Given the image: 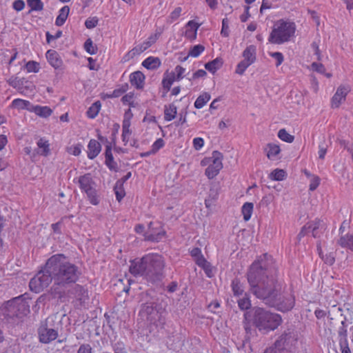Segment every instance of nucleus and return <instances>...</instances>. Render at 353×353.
Returning a JSON list of instances; mask_svg holds the SVG:
<instances>
[{
  "instance_id": "nucleus-1",
  "label": "nucleus",
  "mask_w": 353,
  "mask_h": 353,
  "mask_svg": "<svg viewBox=\"0 0 353 353\" xmlns=\"http://www.w3.org/2000/svg\"><path fill=\"white\" fill-rule=\"evenodd\" d=\"M278 267L272 256L267 253L254 261L247 274L251 292L266 305L286 312L295 303L294 296L285 292L278 281Z\"/></svg>"
},
{
  "instance_id": "nucleus-2",
  "label": "nucleus",
  "mask_w": 353,
  "mask_h": 353,
  "mask_svg": "<svg viewBox=\"0 0 353 353\" xmlns=\"http://www.w3.org/2000/svg\"><path fill=\"white\" fill-rule=\"evenodd\" d=\"M48 268L54 276V283L49 291L53 299L65 298L67 289L75 283L81 275L80 268L70 262L64 254H57L48 259Z\"/></svg>"
},
{
  "instance_id": "nucleus-3",
  "label": "nucleus",
  "mask_w": 353,
  "mask_h": 353,
  "mask_svg": "<svg viewBox=\"0 0 353 353\" xmlns=\"http://www.w3.org/2000/svg\"><path fill=\"white\" fill-rule=\"evenodd\" d=\"M165 262L161 255L150 253L141 259L131 260L129 271L136 277H143L148 283L158 284L165 277Z\"/></svg>"
},
{
  "instance_id": "nucleus-4",
  "label": "nucleus",
  "mask_w": 353,
  "mask_h": 353,
  "mask_svg": "<svg viewBox=\"0 0 353 353\" xmlns=\"http://www.w3.org/2000/svg\"><path fill=\"white\" fill-rule=\"evenodd\" d=\"M249 313L253 326L264 334L276 330L282 322L280 314L263 307H254Z\"/></svg>"
},
{
  "instance_id": "nucleus-5",
  "label": "nucleus",
  "mask_w": 353,
  "mask_h": 353,
  "mask_svg": "<svg viewBox=\"0 0 353 353\" xmlns=\"http://www.w3.org/2000/svg\"><path fill=\"white\" fill-rule=\"evenodd\" d=\"M29 299L28 294L25 293L6 301L1 307L3 315L7 320L28 315L30 313Z\"/></svg>"
},
{
  "instance_id": "nucleus-6",
  "label": "nucleus",
  "mask_w": 353,
  "mask_h": 353,
  "mask_svg": "<svg viewBox=\"0 0 353 353\" xmlns=\"http://www.w3.org/2000/svg\"><path fill=\"white\" fill-rule=\"evenodd\" d=\"M295 31L296 25L294 22L280 19L274 24L268 41L274 44L288 42L294 35Z\"/></svg>"
},
{
  "instance_id": "nucleus-7",
  "label": "nucleus",
  "mask_w": 353,
  "mask_h": 353,
  "mask_svg": "<svg viewBox=\"0 0 353 353\" xmlns=\"http://www.w3.org/2000/svg\"><path fill=\"white\" fill-rule=\"evenodd\" d=\"M165 310L156 302H148L142 304L140 314L147 319L150 323L157 326L164 324L165 319L163 316Z\"/></svg>"
},
{
  "instance_id": "nucleus-8",
  "label": "nucleus",
  "mask_w": 353,
  "mask_h": 353,
  "mask_svg": "<svg viewBox=\"0 0 353 353\" xmlns=\"http://www.w3.org/2000/svg\"><path fill=\"white\" fill-rule=\"evenodd\" d=\"M77 183L81 192H84L92 205H97L100 203L99 196L96 189L97 184L90 173H86L78 178Z\"/></svg>"
},
{
  "instance_id": "nucleus-9",
  "label": "nucleus",
  "mask_w": 353,
  "mask_h": 353,
  "mask_svg": "<svg viewBox=\"0 0 353 353\" xmlns=\"http://www.w3.org/2000/svg\"><path fill=\"white\" fill-rule=\"evenodd\" d=\"M49 270L47 260L44 266L31 279L29 283V287L32 291L39 293L47 288L52 281H54V276Z\"/></svg>"
},
{
  "instance_id": "nucleus-10",
  "label": "nucleus",
  "mask_w": 353,
  "mask_h": 353,
  "mask_svg": "<svg viewBox=\"0 0 353 353\" xmlns=\"http://www.w3.org/2000/svg\"><path fill=\"white\" fill-rule=\"evenodd\" d=\"M297 340L298 337L296 332L293 330L287 329L278 337L274 343L285 353L290 352L294 348Z\"/></svg>"
},
{
  "instance_id": "nucleus-11",
  "label": "nucleus",
  "mask_w": 353,
  "mask_h": 353,
  "mask_svg": "<svg viewBox=\"0 0 353 353\" xmlns=\"http://www.w3.org/2000/svg\"><path fill=\"white\" fill-rule=\"evenodd\" d=\"M39 340L41 343L48 344L58 337V330L48 326L47 321H42L37 330Z\"/></svg>"
},
{
  "instance_id": "nucleus-12",
  "label": "nucleus",
  "mask_w": 353,
  "mask_h": 353,
  "mask_svg": "<svg viewBox=\"0 0 353 353\" xmlns=\"http://www.w3.org/2000/svg\"><path fill=\"white\" fill-rule=\"evenodd\" d=\"M145 227L143 224H138L135 226L134 230L138 234L143 233L144 239L148 241L159 242L165 236V232L161 230L159 232L154 231L152 228V223L148 224L149 231L144 232Z\"/></svg>"
},
{
  "instance_id": "nucleus-13",
  "label": "nucleus",
  "mask_w": 353,
  "mask_h": 353,
  "mask_svg": "<svg viewBox=\"0 0 353 353\" xmlns=\"http://www.w3.org/2000/svg\"><path fill=\"white\" fill-rule=\"evenodd\" d=\"M68 293L71 298L75 299L79 301L81 304L85 303L88 300V291L86 288L81 285H75L72 288L67 289L66 294Z\"/></svg>"
},
{
  "instance_id": "nucleus-14",
  "label": "nucleus",
  "mask_w": 353,
  "mask_h": 353,
  "mask_svg": "<svg viewBox=\"0 0 353 353\" xmlns=\"http://www.w3.org/2000/svg\"><path fill=\"white\" fill-rule=\"evenodd\" d=\"M350 91L348 85H341L331 99V105L333 108H337L341 103L345 100L346 96Z\"/></svg>"
},
{
  "instance_id": "nucleus-15",
  "label": "nucleus",
  "mask_w": 353,
  "mask_h": 353,
  "mask_svg": "<svg viewBox=\"0 0 353 353\" xmlns=\"http://www.w3.org/2000/svg\"><path fill=\"white\" fill-rule=\"evenodd\" d=\"M184 339L185 336L182 333L174 331L168 337V347L170 350H176L183 345Z\"/></svg>"
},
{
  "instance_id": "nucleus-16",
  "label": "nucleus",
  "mask_w": 353,
  "mask_h": 353,
  "mask_svg": "<svg viewBox=\"0 0 353 353\" xmlns=\"http://www.w3.org/2000/svg\"><path fill=\"white\" fill-rule=\"evenodd\" d=\"M307 225H310V230L314 238H320L327 228L325 223L319 219L308 222Z\"/></svg>"
},
{
  "instance_id": "nucleus-17",
  "label": "nucleus",
  "mask_w": 353,
  "mask_h": 353,
  "mask_svg": "<svg viewBox=\"0 0 353 353\" xmlns=\"http://www.w3.org/2000/svg\"><path fill=\"white\" fill-rule=\"evenodd\" d=\"M46 59L50 65L54 69H61L63 65L59 54L54 50H48L46 52Z\"/></svg>"
},
{
  "instance_id": "nucleus-18",
  "label": "nucleus",
  "mask_w": 353,
  "mask_h": 353,
  "mask_svg": "<svg viewBox=\"0 0 353 353\" xmlns=\"http://www.w3.org/2000/svg\"><path fill=\"white\" fill-rule=\"evenodd\" d=\"M158 39L157 34L150 36L144 42L141 44L137 46L132 50L131 52L134 54H140L148 48H149L152 44H154Z\"/></svg>"
},
{
  "instance_id": "nucleus-19",
  "label": "nucleus",
  "mask_w": 353,
  "mask_h": 353,
  "mask_svg": "<svg viewBox=\"0 0 353 353\" xmlns=\"http://www.w3.org/2000/svg\"><path fill=\"white\" fill-rule=\"evenodd\" d=\"M145 79V75L141 71L134 72L130 76V83L138 90L143 88Z\"/></svg>"
},
{
  "instance_id": "nucleus-20",
  "label": "nucleus",
  "mask_w": 353,
  "mask_h": 353,
  "mask_svg": "<svg viewBox=\"0 0 353 353\" xmlns=\"http://www.w3.org/2000/svg\"><path fill=\"white\" fill-rule=\"evenodd\" d=\"M88 157L90 159H94L100 153L101 145L97 140L91 139L88 143Z\"/></svg>"
},
{
  "instance_id": "nucleus-21",
  "label": "nucleus",
  "mask_w": 353,
  "mask_h": 353,
  "mask_svg": "<svg viewBox=\"0 0 353 353\" xmlns=\"http://www.w3.org/2000/svg\"><path fill=\"white\" fill-rule=\"evenodd\" d=\"M105 163L108 168L110 170H117V163L114 161V157L112 153V146L110 143H108V144L105 145Z\"/></svg>"
},
{
  "instance_id": "nucleus-22",
  "label": "nucleus",
  "mask_w": 353,
  "mask_h": 353,
  "mask_svg": "<svg viewBox=\"0 0 353 353\" xmlns=\"http://www.w3.org/2000/svg\"><path fill=\"white\" fill-rule=\"evenodd\" d=\"M161 65V59L159 57H149L143 62L142 65L148 70H154L158 69Z\"/></svg>"
},
{
  "instance_id": "nucleus-23",
  "label": "nucleus",
  "mask_w": 353,
  "mask_h": 353,
  "mask_svg": "<svg viewBox=\"0 0 353 353\" xmlns=\"http://www.w3.org/2000/svg\"><path fill=\"white\" fill-rule=\"evenodd\" d=\"M223 64V59L216 57L211 61L205 64V68L210 72L214 74L219 69H220Z\"/></svg>"
},
{
  "instance_id": "nucleus-24",
  "label": "nucleus",
  "mask_w": 353,
  "mask_h": 353,
  "mask_svg": "<svg viewBox=\"0 0 353 353\" xmlns=\"http://www.w3.org/2000/svg\"><path fill=\"white\" fill-rule=\"evenodd\" d=\"M256 46L250 45L248 46L243 52L242 56L243 60L253 63L256 61Z\"/></svg>"
},
{
  "instance_id": "nucleus-25",
  "label": "nucleus",
  "mask_w": 353,
  "mask_h": 353,
  "mask_svg": "<svg viewBox=\"0 0 353 353\" xmlns=\"http://www.w3.org/2000/svg\"><path fill=\"white\" fill-rule=\"evenodd\" d=\"M32 112H34L37 115L47 118L50 117L52 113V110L48 106H41V105H32Z\"/></svg>"
},
{
  "instance_id": "nucleus-26",
  "label": "nucleus",
  "mask_w": 353,
  "mask_h": 353,
  "mask_svg": "<svg viewBox=\"0 0 353 353\" xmlns=\"http://www.w3.org/2000/svg\"><path fill=\"white\" fill-rule=\"evenodd\" d=\"M69 12V6H65L63 8H61L59 12V15L56 19L55 25L57 26H62L65 22L68 17Z\"/></svg>"
},
{
  "instance_id": "nucleus-27",
  "label": "nucleus",
  "mask_w": 353,
  "mask_h": 353,
  "mask_svg": "<svg viewBox=\"0 0 353 353\" xmlns=\"http://www.w3.org/2000/svg\"><path fill=\"white\" fill-rule=\"evenodd\" d=\"M177 114V108L176 106L173 104H169L168 105H165L164 108V119L167 121H170L173 120Z\"/></svg>"
},
{
  "instance_id": "nucleus-28",
  "label": "nucleus",
  "mask_w": 353,
  "mask_h": 353,
  "mask_svg": "<svg viewBox=\"0 0 353 353\" xmlns=\"http://www.w3.org/2000/svg\"><path fill=\"white\" fill-rule=\"evenodd\" d=\"M39 151L37 152L41 156L47 157L50 154V144L48 141L41 138L37 143Z\"/></svg>"
},
{
  "instance_id": "nucleus-29",
  "label": "nucleus",
  "mask_w": 353,
  "mask_h": 353,
  "mask_svg": "<svg viewBox=\"0 0 353 353\" xmlns=\"http://www.w3.org/2000/svg\"><path fill=\"white\" fill-rule=\"evenodd\" d=\"M231 288L233 294L235 296H241L244 293L243 284L238 278H235L232 281Z\"/></svg>"
},
{
  "instance_id": "nucleus-30",
  "label": "nucleus",
  "mask_w": 353,
  "mask_h": 353,
  "mask_svg": "<svg viewBox=\"0 0 353 353\" xmlns=\"http://www.w3.org/2000/svg\"><path fill=\"white\" fill-rule=\"evenodd\" d=\"M265 150L269 159H274V158L281 152L280 147L274 143L267 144Z\"/></svg>"
},
{
  "instance_id": "nucleus-31",
  "label": "nucleus",
  "mask_w": 353,
  "mask_h": 353,
  "mask_svg": "<svg viewBox=\"0 0 353 353\" xmlns=\"http://www.w3.org/2000/svg\"><path fill=\"white\" fill-rule=\"evenodd\" d=\"M346 326H347V324H346L345 320L341 322V326L339 328V330H338V334H339V345H341V344L344 345V344L348 343L347 338V330Z\"/></svg>"
},
{
  "instance_id": "nucleus-32",
  "label": "nucleus",
  "mask_w": 353,
  "mask_h": 353,
  "mask_svg": "<svg viewBox=\"0 0 353 353\" xmlns=\"http://www.w3.org/2000/svg\"><path fill=\"white\" fill-rule=\"evenodd\" d=\"M12 107L19 110H28L31 111L32 105L29 101L21 99H15L12 102Z\"/></svg>"
},
{
  "instance_id": "nucleus-33",
  "label": "nucleus",
  "mask_w": 353,
  "mask_h": 353,
  "mask_svg": "<svg viewBox=\"0 0 353 353\" xmlns=\"http://www.w3.org/2000/svg\"><path fill=\"white\" fill-rule=\"evenodd\" d=\"M338 243L343 248H347L353 251V233L341 236Z\"/></svg>"
},
{
  "instance_id": "nucleus-34",
  "label": "nucleus",
  "mask_w": 353,
  "mask_h": 353,
  "mask_svg": "<svg viewBox=\"0 0 353 353\" xmlns=\"http://www.w3.org/2000/svg\"><path fill=\"white\" fill-rule=\"evenodd\" d=\"M211 96L208 92H203L199 95L194 102V107L196 109L202 108L210 100Z\"/></svg>"
},
{
  "instance_id": "nucleus-35",
  "label": "nucleus",
  "mask_w": 353,
  "mask_h": 353,
  "mask_svg": "<svg viewBox=\"0 0 353 353\" xmlns=\"http://www.w3.org/2000/svg\"><path fill=\"white\" fill-rule=\"evenodd\" d=\"M101 103L99 101H97L92 104L86 112V114L90 119H94L99 114L101 109Z\"/></svg>"
},
{
  "instance_id": "nucleus-36",
  "label": "nucleus",
  "mask_w": 353,
  "mask_h": 353,
  "mask_svg": "<svg viewBox=\"0 0 353 353\" xmlns=\"http://www.w3.org/2000/svg\"><path fill=\"white\" fill-rule=\"evenodd\" d=\"M223 158V156L221 152H220L217 150L214 151L212 152V159L213 160H212V163H211V165H212L213 166L216 167L219 170H221L223 168V163H222Z\"/></svg>"
},
{
  "instance_id": "nucleus-37",
  "label": "nucleus",
  "mask_w": 353,
  "mask_h": 353,
  "mask_svg": "<svg viewBox=\"0 0 353 353\" xmlns=\"http://www.w3.org/2000/svg\"><path fill=\"white\" fill-rule=\"evenodd\" d=\"M244 318L245 321L243 322V327L246 332V334L252 335L254 334H256V330L252 327V321H250V316L249 312H245L244 314Z\"/></svg>"
},
{
  "instance_id": "nucleus-38",
  "label": "nucleus",
  "mask_w": 353,
  "mask_h": 353,
  "mask_svg": "<svg viewBox=\"0 0 353 353\" xmlns=\"http://www.w3.org/2000/svg\"><path fill=\"white\" fill-rule=\"evenodd\" d=\"M254 205L252 203H245L241 208L242 214L243 215V219L248 221L251 218V215L253 211Z\"/></svg>"
},
{
  "instance_id": "nucleus-39",
  "label": "nucleus",
  "mask_w": 353,
  "mask_h": 353,
  "mask_svg": "<svg viewBox=\"0 0 353 353\" xmlns=\"http://www.w3.org/2000/svg\"><path fill=\"white\" fill-rule=\"evenodd\" d=\"M174 81H175L174 73H170L167 77H163L162 80V85L164 90H165V93L170 90Z\"/></svg>"
},
{
  "instance_id": "nucleus-40",
  "label": "nucleus",
  "mask_w": 353,
  "mask_h": 353,
  "mask_svg": "<svg viewBox=\"0 0 353 353\" xmlns=\"http://www.w3.org/2000/svg\"><path fill=\"white\" fill-rule=\"evenodd\" d=\"M7 82L12 88L21 90L23 86L25 79H19L18 77L12 76L7 81Z\"/></svg>"
},
{
  "instance_id": "nucleus-41",
  "label": "nucleus",
  "mask_w": 353,
  "mask_h": 353,
  "mask_svg": "<svg viewBox=\"0 0 353 353\" xmlns=\"http://www.w3.org/2000/svg\"><path fill=\"white\" fill-rule=\"evenodd\" d=\"M286 176V172L281 169H275L270 174V178L274 181H283Z\"/></svg>"
},
{
  "instance_id": "nucleus-42",
  "label": "nucleus",
  "mask_w": 353,
  "mask_h": 353,
  "mask_svg": "<svg viewBox=\"0 0 353 353\" xmlns=\"http://www.w3.org/2000/svg\"><path fill=\"white\" fill-rule=\"evenodd\" d=\"M205 50V47L201 44L194 46L190 48L188 52V57H199Z\"/></svg>"
},
{
  "instance_id": "nucleus-43",
  "label": "nucleus",
  "mask_w": 353,
  "mask_h": 353,
  "mask_svg": "<svg viewBox=\"0 0 353 353\" xmlns=\"http://www.w3.org/2000/svg\"><path fill=\"white\" fill-rule=\"evenodd\" d=\"M278 137L282 141L290 143H292L294 139V137L290 134L284 128L279 130Z\"/></svg>"
},
{
  "instance_id": "nucleus-44",
  "label": "nucleus",
  "mask_w": 353,
  "mask_h": 353,
  "mask_svg": "<svg viewBox=\"0 0 353 353\" xmlns=\"http://www.w3.org/2000/svg\"><path fill=\"white\" fill-rule=\"evenodd\" d=\"M237 303H238L239 307L241 310H247L248 309H250L251 305H252L250 298L248 296H247L246 294H245V297H243L242 299H239L237 301Z\"/></svg>"
},
{
  "instance_id": "nucleus-45",
  "label": "nucleus",
  "mask_w": 353,
  "mask_h": 353,
  "mask_svg": "<svg viewBox=\"0 0 353 353\" xmlns=\"http://www.w3.org/2000/svg\"><path fill=\"white\" fill-rule=\"evenodd\" d=\"M27 3L32 10L41 11L43 9V3L41 0H27Z\"/></svg>"
},
{
  "instance_id": "nucleus-46",
  "label": "nucleus",
  "mask_w": 353,
  "mask_h": 353,
  "mask_svg": "<svg viewBox=\"0 0 353 353\" xmlns=\"http://www.w3.org/2000/svg\"><path fill=\"white\" fill-rule=\"evenodd\" d=\"M114 353H128V350L123 341H119L112 344Z\"/></svg>"
},
{
  "instance_id": "nucleus-47",
  "label": "nucleus",
  "mask_w": 353,
  "mask_h": 353,
  "mask_svg": "<svg viewBox=\"0 0 353 353\" xmlns=\"http://www.w3.org/2000/svg\"><path fill=\"white\" fill-rule=\"evenodd\" d=\"M84 48L85 51L91 55L95 54L97 52V48L93 45V42L91 39H88L85 41Z\"/></svg>"
},
{
  "instance_id": "nucleus-48",
  "label": "nucleus",
  "mask_w": 353,
  "mask_h": 353,
  "mask_svg": "<svg viewBox=\"0 0 353 353\" xmlns=\"http://www.w3.org/2000/svg\"><path fill=\"white\" fill-rule=\"evenodd\" d=\"M319 254L320 257L324 261V262L326 264H327L329 265H332L334 263L335 256H334V252H330L328 254H326L324 256L323 254L322 251L320 250Z\"/></svg>"
},
{
  "instance_id": "nucleus-49",
  "label": "nucleus",
  "mask_w": 353,
  "mask_h": 353,
  "mask_svg": "<svg viewBox=\"0 0 353 353\" xmlns=\"http://www.w3.org/2000/svg\"><path fill=\"white\" fill-rule=\"evenodd\" d=\"M114 191L116 195L117 200L118 201H121V199L125 196V190L123 189V185H119L118 183H115V185L114 187Z\"/></svg>"
},
{
  "instance_id": "nucleus-50",
  "label": "nucleus",
  "mask_w": 353,
  "mask_h": 353,
  "mask_svg": "<svg viewBox=\"0 0 353 353\" xmlns=\"http://www.w3.org/2000/svg\"><path fill=\"white\" fill-rule=\"evenodd\" d=\"M252 63L247 61H245V60H242L241 61H240L237 65H236V73L238 74H240V75H242L243 74V73L245 72V71L246 70V69L250 65H252Z\"/></svg>"
},
{
  "instance_id": "nucleus-51",
  "label": "nucleus",
  "mask_w": 353,
  "mask_h": 353,
  "mask_svg": "<svg viewBox=\"0 0 353 353\" xmlns=\"http://www.w3.org/2000/svg\"><path fill=\"white\" fill-rule=\"evenodd\" d=\"M219 172L220 170L218 168L210 164L205 169V174L208 179H212L214 178L219 173Z\"/></svg>"
},
{
  "instance_id": "nucleus-52",
  "label": "nucleus",
  "mask_w": 353,
  "mask_h": 353,
  "mask_svg": "<svg viewBox=\"0 0 353 353\" xmlns=\"http://www.w3.org/2000/svg\"><path fill=\"white\" fill-rule=\"evenodd\" d=\"M26 68L28 72H38L40 67L39 63L34 61H29L26 64Z\"/></svg>"
},
{
  "instance_id": "nucleus-53",
  "label": "nucleus",
  "mask_w": 353,
  "mask_h": 353,
  "mask_svg": "<svg viewBox=\"0 0 353 353\" xmlns=\"http://www.w3.org/2000/svg\"><path fill=\"white\" fill-rule=\"evenodd\" d=\"M185 69L181 65H176L174 68V72H173L174 73L175 81H179L181 80L185 77Z\"/></svg>"
},
{
  "instance_id": "nucleus-54",
  "label": "nucleus",
  "mask_w": 353,
  "mask_h": 353,
  "mask_svg": "<svg viewBox=\"0 0 353 353\" xmlns=\"http://www.w3.org/2000/svg\"><path fill=\"white\" fill-rule=\"evenodd\" d=\"M164 145L165 141L163 139H157L152 145V152L156 154L161 148H162L164 146Z\"/></svg>"
},
{
  "instance_id": "nucleus-55",
  "label": "nucleus",
  "mask_w": 353,
  "mask_h": 353,
  "mask_svg": "<svg viewBox=\"0 0 353 353\" xmlns=\"http://www.w3.org/2000/svg\"><path fill=\"white\" fill-rule=\"evenodd\" d=\"M6 218L0 214V251H2L4 248V242L2 239V231L6 225Z\"/></svg>"
},
{
  "instance_id": "nucleus-56",
  "label": "nucleus",
  "mask_w": 353,
  "mask_h": 353,
  "mask_svg": "<svg viewBox=\"0 0 353 353\" xmlns=\"http://www.w3.org/2000/svg\"><path fill=\"white\" fill-rule=\"evenodd\" d=\"M99 23V19L97 17H89L85 21V26L88 29H92L95 28Z\"/></svg>"
},
{
  "instance_id": "nucleus-57",
  "label": "nucleus",
  "mask_w": 353,
  "mask_h": 353,
  "mask_svg": "<svg viewBox=\"0 0 353 353\" xmlns=\"http://www.w3.org/2000/svg\"><path fill=\"white\" fill-rule=\"evenodd\" d=\"M128 84H125L121 85L119 88L115 89L112 92V96H113V98H117L121 97L123 93H125L128 90Z\"/></svg>"
},
{
  "instance_id": "nucleus-58",
  "label": "nucleus",
  "mask_w": 353,
  "mask_h": 353,
  "mask_svg": "<svg viewBox=\"0 0 353 353\" xmlns=\"http://www.w3.org/2000/svg\"><path fill=\"white\" fill-rule=\"evenodd\" d=\"M81 148L82 145L79 143L75 145H72L70 148H68V152L74 155V156H79L81 152Z\"/></svg>"
},
{
  "instance_id": "nucleus-59",
  "label": "nucleus",
  "mask_w": 353,
  "mask_h": 353,
  "mask_svg": "<svg viewBox=\"0 0 353 353\" xmlns=\"http://www.w3.org/2000/svg\"><path fill=\"white\" fill-rule=\"evenodd\" d=\"M229 21L227 18H225L222 20V28L221 31V34L223 37H228L229 35Z\"/></svg>"
},
{
  "instance_id": "nucleus-60",
  "label": "nucleus",
  "mask_w": 353,
  "mask_h": 353,
  "mask_svg": "<svg viewBox=\"0 0 353 353\" xmlns=\"http://www.w3.org/2000/svg\"><path fill=\"white\" fill-rule=\"evenodd\" d=\"M270 55L276 59V66H279L280 65L283 61V55L281 52H271L270 54Z\"/></svg>"
},
{
  "instance_id": "nucleus-61",
  "label": "nucleus",
  "mask_w": 353,
  "mask_h": 353,
  "mask_svg": "<svg viewBox=\"0 0 353 353\" xmlns=\"http://www.w3.org/2000/svg\"><path fill=\"white\" fill-rule=\"evenodd\" d=\"M46 35V41L49 43L51 41L60 38L62 36V31L58 30L54 35L51 34L49 32H47Z\"/></svg>"
},
{
  "instance_id": "nucleus-62",
  "label": "nucleus",
  "mask_w": 353,
  "mask_h": 353,
  "mask_svg": "<svg viewBox=\"0 0 353 353\" xmlns=\"http://www.w3.org/2000/svg\"><path fill=\"white\" fill-rule=\"evenodd\" d=\"M263 353H285L281 349L279 348V347L276 346V344L274 343L271 346L267 347Z\"/></svg>"
},
{
  "instance_id": "nucleus-63",
  "label": "nucleus",
  "mask_w": 353,
  "mask_h": 353,
  "mask_svg": "<svg viewBox=\"0 0 353 353\" xmlns=\"http://www.w3.org/2000/svg\"><path fill=\"white\" fill-rule=\"evenodd\" d=\"M311 66L313 70L319 73L323 74L325 72V68L322 63L314 62Z\"/></svg>"
},
{
  "instance_id": "nucleus-64",
  "label": "nucleus",
  "mask_w": 353,
  "mask_h": 353,
  "mask_svg": "<svg viewBox=\"0 0 353 353\" xmlns=\"http://www.w3.org/2000/svg\"><path fill=\"white\" fill-rule=\"evenodd\" d=\"M92 347L90 344L88 343H83L80 345L77 353H92Z\"/></svg>"
}]
</instances>
